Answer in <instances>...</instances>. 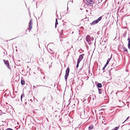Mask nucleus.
Returning a JSON list of instances; mask_svg holds the SVG:
<instances>
[{
  "mask_svg": "<svg viewBox=\"0 0 130 130\" xmlns=\"http://www.w3.org/2000/svg\"><path fill=\"white\" fill-rule=\"evenodd\" d=\"M101 2H102V0H101Z\"/></svg>",
  "mask_w": 130,
  "mask_h": 130,
  "instance_id": "b1692460",
  "label": "nucleus"
},
{
  "mask_svg": "<svg viewBox=\"0 0 130 130\" xmlns=\"http://www.w3.org/2000/svg\"><path fill=\"white\" fill-rule=\"evenodd\" d=\"M23 96H24V93H23L21 95V101H22V97H23Z\"/></svg>",
  "mask_w": 130,
  "mask_h": 130,
  "instance_id": "2eb2a0df",
  "label": "nucleus"
},
{
  "mask_svg": "<svg viewBox=\"0 0 130 130\" xmlns=\"http://www.w3.org/2000/svg\"><path fill=\"white\" fill-rule=\"evenodd\" d=\"M112 130H113V129H112Z\"/></svg>",
  "mask_w": 130,
  "mask_h": 130,
  "instance_id": "393cba45",
  "label": "nucleus"
},
{
  "mask_svg": "<svg viewBox=\"0 0 130 130\" xmlns=\"http://www.w3.org/2000/svg\"><path fill=\"white\" fill-rule=\"evenodd\" d=\"M93 127V126L92 125H90L89 127V130H91V129H92Z\"/></svg>",
  "mask_w": 130,
  "mask_h": 130,
  "instance_id": "9d476101",
  "label": "nucleus"
},
{
  "mask_svg": "<svg viewBox=\"0 0 130 130\" xmlns=\"http://www.w3.org/2000/svg\"><path fill=\"white\" fill-rule=\"evenodd\" d=\"M21 83L22 85H24L25 83V81H24V80H21Z\"/></svg>",
  "mask_w": 130,
  "mask_h": 130,
  "instance_id": "ddd939ff",
  "label": "nucleus"
},
{
  "mask_svg": "<svg viewBox=\"0 0 130 130\" xmlns=\"http://www.w3.org/2000/svg\"><path fill=\"white\" fill-rule=\"evenodd\" d=\"M86 41L88 42H89L90 41V36L89 35H87L86 37Z\"/></svg>",
  "mask_w": 130,
  "mask_h": 130,
  "instance_id": "20e7f679",
  "label": "nucleus"
},
{
  "mask_svg": "<svg viewBox=\"0 0 130 130\" xmlns=\"http://www.w3.org/2000/svg\"><path fill=\"white\" fill-rule=\"evenodd\" d=\"M119 128V127H116L113 130H117Z\"/></svg>",
  "mask_w": 130,
  "mask_h": 130,
  "instance_id": "aec40b11",
  "label": "nucleus"
},
{
  "mask_svg": "<svg viewBox=\"0 0 130 130\" xmlns=\"http://www.w3.org/2000/svg\"><path fill=\"white\" fill-rule=\"evenodd\" d=\"M80 62H79L77 61V64L76 65V67L77 68L79 66V64Z\"/></svg>",
  "mask_w": 130,
  "mask_h": 130,
  "instance_id": "6ab92c4d",
  "label": "nucleus"
},
{
  "mask_svg": "<svg viewBox=\"0 0 130 130\" xmlns=\"http://www.w3.org/2000/svg\"><path fill=\"white\" fill-rule=\"evenodd\" d=\"M6 130H13V129L10 128H8Z\"/></svg>",
  "mask_w": 130,
  "mask_h": 130,
  "instance_id": "412c9836",
  "label": "nucleus"
},
{
  "mask_svg": "<svg viewBox=\"0 0 130 130\" xmlns=\"http://www.w3.org/2000/svg\"><path fill=\"white\" fill-rule=\"evenodd\" d=\"M58 23L57 21V19H56V23H55V27L56 28L57 26V25L58 24Z\"/></svg>",
  "mask_w": 130,
  "mask_h": 130,
  "instance_id": "9b49d317",
  "label": "nucleus"
},
{
  "mask_svg": "<svg viewBox=\"0 0 130 130\" xmlns=\"http://www.w3.org/2000/svg\"><path fill=\"white\" fill-rule=\"evenodd\" d=\"M32 19H31L28 25L29 27L27 29L29 30L30 31V30L32 29V25L33 24V23L32 21Z\"/></svg>",
  "mask_w": 130,
  "mask_h": 130,
  "instance_id": "f257e3e1",
  "label": "nucleus"
},
{
  "mask_svg": "<svg viewBox=\"0 0 130 130\" xmlns=\"http://www.w3.org/2000/svg\"><path fill=\"white\" fill-rule=\"evenodd\" d=\"M123 49L124 50V51H125V52H127V49L126 48H123Z\"/></svg>",
  "mask_w": 130,
  "mask_h": 130,
  "instance_id": "a211bd4d",
  "label": "nucleus"
},
{
  "mask_svg": "<svg viewBox=\"0 0 130 130\" xmlns=\"http://www.w3.org/2000/svg\"><path fill=\"white\" fill-rule=\"evenodd\" d=\"M128 48L130 49V39L129 38L128 39Z\"/></svg>",
  "mask_w": 130,
  "mask_h": 130,
  "instance_id": "0eeeda50",
  "label": "nucleus"
},
{
  "mask_svg": "<svg viewBox=\"0 0 130 130\" xmlns=\"http://www.w3.org/2000/svg\"><path fill=\"white\" fill-rule=\"evenodd\" d=\"M110 59H108L107 60V62L105 64V65H106V66L108 64L109 61H110Z\"/></svg>",
  "mask_w": 130,
  "mask_h": 130,
  "instance_id": "4468645a",
  "label": "nucleus"
},
{
  "mask_svg": "<svg viewBox=\"0 0 130 130\" xmlns=\"http://www.w3.org/2000/svg\"><path fill=\"white\" fill-rule=\"evenodd\" d=\"M102 19V17H100L98 19H97V20L99 22Z\"/></svg>",
  "mask_w": 130,
  "mask_h": 130,
  "instance_id": "f3484780",
  "label": "nucleus"
},
{
  "mask_svg": "<svg viewBox=\"0 0 130 130\" xmlns=\"http://www.w3.org/2000/svg\"><path fill=\"white\" fill-rule=\"evenodd\" d=\"M99 92L100 94H101L102 93V90L100 89H98Z\"/></svg>",
  "mask_w": 130,
  "mask_h": 130,
  "instance_id": "dca6fc26",
  "label": "nucleus"
},
{
  "mask_svg": "<svg viewBox=\"0 0 130 130\" xmlns=\"http://www.w3.org/2000/svg\"><path fill=\"white\" fill-rule=\"evenodd\" d=\"M87 2L89 4H92L94 3L92 1V0H87Z\"/></svg>",
  "mask_w": 130,
  "mask_h": 130,
  "instance_id": "423d86ee",
  "label": "nucleus"
},
{
  "mask_svg": "<svg viewBox=\"0 0 130 130\" xmlns=\"http://www.w3.org/2000/svg\"><path fill=\"white\" fill-rule=\"evenodd\" d=\"M3 61L7 67L8 68V69H10L11 68L9 65V61L8 60H4Z\"/></svg>",
  "mask_w": 130,
  "mask_h": 130,
  "instance_id": "f03ea898",
  "label": "nucleus"
},
{
  "mask_svg": "<svg viewBox=\"0 0 130 130\" xmlns=\"http://www.w3.org/2000/svg\"><path fill=\"white\" fill-rule=\"evenodd\" d=\"M69 71H70L69 68V67H68L67 68V69L66 70V73L69 74Z\"/></svg>",
  "mask_w": 130,
  "mask_h": 130,
  "instance_id": "6e6552de",
  "label": "nucleus"
},
{
  "mask_svg": "<svg viewBox=\"0 0 130 130\" xmlns=\"http://www.w3.org/2000/svg\"><path fill=\"white\" fill-rule=\"evenodd\" d=\"M84 56V54H83L81 55H80L77 61L80 62V61L83 59V56Z\"/></svg>",
  "mask_w": 130,
  "mask_h": 130,
  "instance_id": "7ed1b4c3",
  "label": "nucleus"
},
{
  "mask_svg": "<svg viewBox=\"0 0 130 130\" xmlns=\"http://www.w3.org/2000/svg\"><path fill=\"white\" fill-rule=\"evenodd\" d=\"M102 86V85L101 83H98L97 85V87H98L101 88Z\"/></svg>",
  "mask_w": 130,
  "mask_h": 130,
  "instance_id": "f8f14e48",
  "label": "nucleus"
},
{
  "mask_svg": "<svg viewBox=\"0 0 130 130\" xmlns=\"http://www.w3.org/2000/svg\"><path fill=\"white\" fill-rule=\"evenodd\" d=\"M98 21L96 20L93 21L92 23H90V24L91 25H94L98 23Z\"/></svg>",
  "mask_w": 130,
  "mask_h": 130,
  "instance_id": "39448f33",
  "label": "nucleus"
},
{
  "mask_svg": "<svg viewBox=\"0 0 130 130\" xmlns=\"http://www.w3.org/2000/svg\"><path fill=\"white\" fill-rule=\"evenodd\" d=\"M106 65H105V66L103 68V69H102V70H105V67H106Z\"/></svg>",
  "mask_w": 130,
  "mask_h": 130,
  "instance_id": "4be33fe9",
  "label": "nucleus"
},
{
  "mask_svg": "<svg viewBox=\"0 0 130 130\" xmlns=\"http://www.w3.org/2000/svg\"><path fill=\"white\" fill-rule=\"evenodd\" d=\"M69 75V74H68L66 73V74H65V76L64 77H65V79L66 81H67V77Z\"/></svg>",
  "mask_w": 130,
  "mask_h": 130,
  "instance_id": "1a4fd4ad",
  "label": "nucleus"
},
{
  "mask_svg": "<svg viewBox=\"0 0 130 130\" xmlns=\"http://www.w3.org/2000/svg\"><path fill=\"white\" fill-rule=\"evenodd\" d=\"M129 117H127L125 121H125H126L129 118Z\"/></svg>",
  "mask_w": 130,
  "mask_h": 130,
  "instance_id": "5701e85b",
  "label": "nucleus"
}]
</instances>
